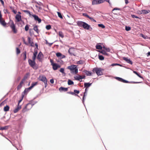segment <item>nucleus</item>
I'll list each match as a JSON object with an SVG mask.
<instances>
[{
    "mask_svg": "<svg viewBox=\"0 0 150 150\" xmlns=\"http://www.w3.org/2000/svg\"><path fill=\"white\" fill-rule=\"evenodd\" d=\"M67 69L70 70L72 73L76 74L78 73V69L75 65H72L67 67Z\"/></svg>",
    "mask_w": 150,
    "mask_h": 150,
    "instance_id": "obj_1",
    "label": "nucleus"
},
{
    "mask_svg": "<svg viewBox=\"0 0 150 150\" xmlns=\"http://www.w3.org/2000/svg\"><path fill=\"white\" fill-rule=\"evenodd\" d=\"M10 26L11 29L12 31L14 34H16L18 32V30L16 28V25L14 24L13 21H10Z\"/></svg>",
    "mask_w": 150,
    "mask_h": 150,
    "instance_id": "obj_2",
    "label": "nucleus"
},
{
    "mask_svg": "<svg viewBox=\"0 0 150 150\" xmlns=\"http://www.w3.org/2000/svg\"><path fill=\"white\" fill-rule=\"evenodd\" d=\"M28 62L29 65L34 69H37L38 67L36 65L35 60H32L29 59L28 60Z\"/></svg>",
    "mask_w": 150,
    "mask_h": 150,
    "instance_id": "obj_3",
    "label": "nucleus"
},
{
    "mask_svg": "<svg viewBox=\"0 0 150 150\" xmlns=\"http://www.w3.org/2000/svg\"><path fill=\"white\" fill-rule=\"evenodd\" d=\"M102 70H103L100 68H94L92 71L93 72H95L98 76H100L103 74Z\"/></svg>",
    "mask_w": 150,
    "mask_h": 150,
    "instance_id": "obj_4",
    "label": "nucleus"
},
{
    "mask_svg": "<svg viewBox=\"0 0 150 150\" xmlns=\"http://www.w3.org/2000/svg\"><path fill=\"white\" fill-rule=\"evenodd\" d=\"M33 105V104L30 103H28L26 105L24 108L22 110L23 112H24L29 110L32 108Z\"/></svg>",
    "mask_w": 150,
    "mask_h": 150,
    "instance_id": "obj_5",
    "label": "nucleus"
},
{
    "mask_svg": "<svg viewBox=\"0 0 150 150\" xmlns=\"http://www.w3.org/2000/svg\"><path fill=\"white\" fill-rule=\"evenodd\" d=\"M24 11L25 12L27 13L30 15H32L36 21H38V23H41V19L39 18L37 16L35 15H31L30 14V12L28 10H25Z\"/></svg>",
    "mask_w": 150,
    "mask_h": 150,
    "instance_id": "obj_6",
    "label": "nucleus"
},
{
    "mask_svg": "<svg viewBox=\"0 0 150 150\" xmlns=\"http://www.w3.org/2000/svg\"><path fill=\"white\" fill-rule=\"evenodd\" d=\"M15 22H18L21 21L23 22V23H24L23 21L22 20V16L21 15L17 14L15 16Z\"/></svg>",
    "mask_w": 150,
    "mask_h": 150,
    "instance_id": "obj_7",
    "label": "nucleus"
},
{
    "mask_svg": "<svg viewBox=\"0 0 150 150\" xmlns=\"http://www.w3.org/2000/svg\"><path fill=\"white\" fill-rule=\"evenodd\" d=\"M104 1V0H93L92 1V4L93 5L103 3Z\"/></svg>",
    "mask_w": 150,
    "mask_h": 150,
    "instance_id": "obj_8",
    "label": "nucleus"
},
{
    "mask_svg": "<svg viewBox=\"0 0 150 150\" xmlns=\"http://www.w3.org/2000/svg\"><path fill=\"white\" fill-rule=\"evenodd\" d=\"M0 23L3 26H5L6 24L5 21L2 18V15L1 13V11H0Z\"/></svg>",
    "mask_w": 150,
    "mask_h": 150,
    "instance_id": "obj_9",
    "label": "nucleus"
},
{
    "mask_svg": "<svg viewBox=\"0 0 150 150\" xmlns=\"http://www.w3.org/2000/svg\"><path fill=\"white\" fill-rule=\"evenodd\" d=\"M75 49L74 48H69V50L68 52L71 55H74L75 56Z\"/></svg>",
    "mask_w": 150,
    "mask_h": 150,
    "instance_id": "obj_10",
    "label": "nucleus"
},
{
    "mask_svg": "<svg viewBox=\"0 0 150 150\" xmlns=\"http://www.w3.org/2000/svg\"><path fill=\"white\" fill-rule=\"evenodd\" d=\"M39 80L40 81H42L43 82L47 81V80L45 76L44 75H41L39 76Z\"/></svg>",
    "mask_w": 150,
    "mask_h": 150,
    "instance_id": "obj_11",
    "label": "nucleus"
},
{
    "mask_svg": "<svg viewBox=\"0 0 150 150\" xmlns=\"http://www.w3.org/2000/svg\"><path fill=\"white\" fill-rule=\"evenodd\" d=\"M43 57V55L42 52H40L37 57V59L39 61H41Z\"/></svg>",
    "mask_w": 150,
    "mask_h": 150,
    "instance_id": "obj_12",
    "label": "nucleus"
},
{
    "mask_svg": "<svg viewBox=\"0 0 150 150\" xmlns=\"http://www.w3.org/2000/svg\"><path fill=\"white\" fill-rule=\"evenodd\" d=\"M82 27L84 29L87 30H89L90 28H91V29H92V28L91 27L90 25L85 22H84V25Z\"/></svg>",
    "mask_w": 150,
    "mask_h": 150,
    "instance_id": "obj_13",
    "label": "nucleus"
},
{
    "mask_svg": "<svg viewBox=\"0 0 150 150\" xmlns=\"http://www.w3.org/2000/svg\"><path fill=\"white\" fill-rule=\"evenodd\" d=\"M52 68L54 70H57L58 68L60 67L61 66L60 65L57 64L56 63L53 64L52 65Z\"/></svg>",
    "mask_w": 150,
    "mask_h": 150,
    "instance_id": "obj_14",
    "label": "nucleus"
},
{
    "mask_svg": "<svg viewBox=\"0 0 150 150\" xmlns=\"http://www.w3.org/2000/svg\"><path fill=\"white\" fill-rule=\"evenodd\" d=\"M21 108V106L19 105H18L17 107L13 110L14 113L17 112Z\"/></svg>",
    "mask_w": 150,
    "mask_h": 150,
    "instance_id": "obj_15",
    "label": "nucleus"
},
{
    "mask_svg": "<svg viewBox=\"0 0 150 150\" xmlns=\"http://www.w3.org/2000/svg\"><path fill=\"white\" fill-rule=\"evenodd\" d=\"M24 82L22 80L20 82L19 84L18 85L17 87V89L18 90H19L21 89L22 88L23 85V84Z\"/></svg>",
    "mask_w": 150,
    "mask_h": 150,
    "instance_id": "obj_16",
    "label": "nucleus"
},
{
    "mask_svg": "<svg viewBox=\"0 0 150 150\" xmlns=\"http://www.w3.org/2000/svg\"><path fill=\"white\" fill-rule=\"evenodd\" d=\"M84 22L82 21H79L77 22V25L80 27H83Z\"/></svg>",
    "mask_w": 150,
    "mask_h": 150,
    "instance_id": "obj_17",
    "label": "nucleus"
},
{
    "mask_svg": "<svg viewBox=\"0 0 150 150\" xmlns=\"http://www.w3.org/2000/svg\"><path fill=\"white\" fill-rule=\"evenodd\" d=\"M56 56L58 57H60L61 58H63L65 57V56L64 55H63L60 52H58L56 54Z\"/></svg>",
    "mask_w": 150,
    "mask_h": 150,
    "instance_id": "obj_18",
    "label": "nucleus"
},
{
    "mask_svg": "<svg viewBox=\"0 0 150 150\" xmlns=\"http://www.w3.org/2000/svg\"><path fill=\"white\" fill-rule=\"evenodd\" d=\"M38 51L36 50H34V52L33 53V56L32 57V59L34 60H35L36 57V56L37 54Z\"/></svg>",
    "mask_w": 150,
    "mask_h": 150,
    "instance_id": "obj_19",
    "label": "nucleus"
},
{
    "mask_svg": "<svg viewBox=\"0 0 150 150\" xmlns=\"http://www.w3.org/2000/svg\"><path fill=\"white\" fill-rule=\"evenodd\" d=\"M68 88H65L62 87H61L59 88V90L60 91H68Z\"/></svg>",
    "mask_w": 150,
    "mask_h": 150,
    "instance_id": "obj_20",
    "label": "nucleus"
},
{
    "mask_svg": "<svg viewBox=\"0 0 150 150\" xmlns=\"http://www.w3.org/2000/svg\"><path fill=\"white\" fill-rule=\"evenodd\" d=\"M150 12V11L149 10H142L141 11V13L146 14Z\"/></svg>",
    "mask_w": 150,
    "mask_h": 150,
    "instance_id": "obj_21",
    "label": "nucleus"
},
{
    "mask_svg": "<svg viewBox=\"0 0 150 150\" xmlns=\"http://www.w3.org/2000/svg\"><path fill=\"white\" fill-rule=\"evenodd\" d=\"M92 83H84V86L85 88H87L89 87L91 85Z\"/></svg>",
    "mask_w": 150,
    "mask_h": 150,
    "instance_id": "obj_22",
    "label": "nucleus"
},
{
    "mask_svg": "<svg viewBox=\"0 0 150 150\" xmlns=\"http://www.w3.org/2000/svg\"><path fill=\"white\" fill-rule=\"evenodd\" d=\"M123 59L124 60H125L128 63H129L130 64H131V61L130 59H129L127 58L124 57L123 58Z\"/></svg>",
    "mask_w": 150,
    "mask_h": 150,
    "instance_id": "obj_23",
    "label": "nucleus"
},
{
    "mask_svg": "<svg viewBox=\"0 0 150 150\" xmlns=\"http://www.w3.org/2000/svg\"><path fill=\"white\" fill-rule=\"evenodd\" d=\"M29 75V73H27L24 76V77L23 79H22V81L23 82H24L28 78V76Z\"/></svg>",
    "mask_w": 150,
    "mask_h": 150,
    "instance_id": "obj_24",
    "label": "nucleus"
},
{
    "mask_svg": "<svg viewBox=\"0 0 150 150\" xmlns=\"http://www.w3.org/2000/svg\"><path fill=\"white\" fill-rule=\"evenodd\" d=\"M99 52L104 55H106L108 56L109 55V54L106 53V51L104 50H102L101 51H99Z\"/></svg>",
    "mask_w": 150,
    "mask_h": 150,
    "instance_id": "obj_25",
    "label": "nucleus"
},
{
    "mask_svg": "<svg viewBox=\"0 0 150 150\" xmlns=\"http://www.w3.org/2000/svg\"><path fill=\"white\" fill-rule=\"evenodd\" d=\"M9 107L8 105H6L5 106L4 108V111L5 112H7L9 111Z\"/></svg>",
    "mask_w": 150,
    "mask_h": 150,
    "instance_id": "obj_26",
    "label": "nucleus"
},
{
    "mask_svg": "<svg viewBox=\"0 0 150 150\" xmlns=\"http://www.w3.org/2000/svg\"><path fill=\"white\" fill-rule=\"evenodd\" d=\"M33 30L35 31L37 33H38L39 31L38 30V27L37 25H35L34 27Z\"/></svg>",
    "mask_w": 150,
    "mask_h": 150,
    "instance_id": "obj_27",
    "label": "nucleus"
},
{
    "mask_svg": "<svg viewBox=\"0 0 150 150\" xmlns=\"http://www.w3.org/2000/svg\"><path fill=\"white\" fill-rule=\"evenodd\" d=\"M38 84V82H37L34 83H33L31 84V85L30 86V88L31 89L33 88L35 86L37 85Z\"/></svg>",
    "mask_w": 150,
    "mask_h": 150,
    "instance_id": "obj_28",
    "label": "nucleus"
},
{
    "mask_svg": "<svg viewBox=\"0 0 150 150\" xmlns=\"http://www.w3.org/2000/svg\"><path fill=\"white\" fill-rule=\"evenodd\" d=\"M31 89L30 88V87L28 88H25L24 91V93L25 94L27 93Z\"/></svg>",
    "mask_w": 150,
    "mask_h": 150,
    "instance_id": "obj_29",
    "label": "nucleus"
},
{
    "mask_svg": "<svg viewBox=\"0 0 150 150\" xmlns=\"http://www.w3.org/2000/svg\"><path fill=\"white\" fill-rule=\"evenodd\" d=\"M58 35L62 38H63L64 37V34L62 31H59L58 33Z\"/></svg>",
    "mask_w": 150,
    "mask_h": 150,
    "instance_id": "obj_30",
    "label": "nucleus"
},
{
    "mask_svg": "<svg viewBox=\"0 0 150 150\" xmlns=\"http://www.w3.org/2000/svg\"><path fill=\"white\" fill-rule=\"evenodd\" d=\"M74 79H75L76 80H79L80 79H82L81 78V76H77L74 77Z\"/></svg>",
    "mask_w": 150,
    "mask_h": 150,
    "instance_id": "obj_31",
    "label": "nucleus"
},
{
    "mask_svg": "<svg viewBox=\"0 0 150 150\" xmlns=\"http://www.w3.org/2000/svg\"><path fill=\"white\" fill-rule=\"evenodd\" d=\"M133 72L134 74H136L137 76H138L140 78H143L140 75V74L139 73H138L137 72L133 71Z\"/></svg>",
    "mask_w": 150,
    "mask_h": 150,
    "instance_id": "obj_32",
    "label": "nucleus"
},
{
    "mask_svg": "<svg viewBox=\"0 0 150 150\" xmlns=\"http://www.w3.org/2000/svg\"><path fill=\"white\" fill-rule=\"evenodd\" d=\"M74 82L71 80L69 79L68 81V84L69 85H71L73 84Z\"/></svg>",
    "mask_w": 150,
    "mask_h": 150,
    "instance_id": "obj_33",
    "label": "nucleus"
},
{
    "mask_svg": "<svg viewBox=\"0 0 150 150\" xmlns=\"http://www.w3.org/2000/svg\"><path fill=\"white\" fill-rule=\"evenodd\" d=\"M23 56L24 57V59L25 60L26 58V52L24 51L23 53Z\"/></svg>",
    "mask_w": 150,
    "mask_h": 150,
    "instance_id": "obj_34",
    "label": "nucleus"
},
{
    "mask_svg": "<svg viewBox=\"0 0 150 150\" xmlns=\"http://www.w3.org/2000/svg\"><path fill=\"white\" fill-rule=\"evenodd\" d=\"M85 74L87 76H91L92 75L91 72L88 71H86L85 72Z\"/></svg>",
    "mask_w": 150,
    "mask_h": 150,
    "instance_id": "obj_35",
    "label": "nucleus"
},
{
    "mask_svg": "<svg viewBox=\"0 0 150 150\" xmlns=\"http://www.w3.org/2000/svg\"><path fill=\"white\" fill-rule=\"evenodd\" d=\"M96 48L97 49L101 50L102 48V47L100 45H97L96 46Z\"/></svg>",
    "mask_w": 150,
    "mask_h": 150,
    "instance_id": "obj_36",
    "label": "nucleus"
},
{
    "mask_svg": "<svg viewBox=\"0 0 150 150\" xmlns=\"http://www.w3.org/2000/svg\"><path fill=\"white\" fill-rule=\"evenodd\" d=\"M140 36H141V37H142L143 38H145V39H146H146L148 38V37L147 36L144 35H143L142 34H140Z\"/></svg>",
    "mask_w": 150,
    "mask_h": 150,
    "instance_id": "obj_37",
    "label": "nucleus"
},
{
    "mask_svg": "<svg viewBox=\"0 0 150 150\" xmlns=\"http://www.w3.org/2000/svg\"><path fill=\"white\" fill-rule=\"evenodd\" d=\"M16 52L17 54H18L21 52V51L20 49L18 47L16 48Z\"/></svg>",
    "mask_w": 150,
    "mask_h": 150,
    "instance_id": "obj_38",
    "label": "nucleus"
},
{
    "mask_svg": "<svg viewBox=\"0 0 150 150\" xmlns=\"http://www.w3.org/2000/svg\"><path fill=\"white\" fill-rule=\"evenodd\" d=\"M58 16L61 18H63V17L61 13L59 12H57Z\"/></svg>",
    "mask_w": 150,
    "mask_h": 150,
    "instance_id": "obj_39",
    "label": "nucleus"
},
{
    "mask_svg": "<svg viewBox=\"0 0 150 150\" xmlns=\"http://www.w3.org/2000/svg\"><path fill=\"white\" fill-rule=\"evenodd\" d=\"M99 59L100 60H102L104 59V57L102 55H99Z\"/></svg>",
    "mask_w": 150,
    "mask_h": 150,
    "instance_id": "obj_40",
    "label": "nucleus"
},
{
    "mask_svg": "<svg viewBox=\"0 0 150 150\" xmlns=\"http://www.w3.org/2000/svg\"><path fill=\"white\" fill-rule=\"evenodd\" d=\"M98 26L99 27H101L103 28H105V26L103 24H98Z\"/></svg>",
    "mask_w": 150,
    "mask_h": 150,
    "instance_id": "obj_41",
    "label": "nucleus"
},
{
    "mask_svg": "<svg viewBox=\"0 0 150 150\" xmlns=\"http://www.w3.org/2000/svg\"><path fill=\"white\" fill-rule=\"evenodd\" d=\"M45 43L47 45H48L50 46H51L52 45V44L53 43H49L47 41V40H45Z\"/></svg>",
    "mask_w": 150,
    "mask_h": 150,
    "instance_id": "obj_42",
    "label": "nucleus"
},
{
    "mask_svg": "<svg viewBox=\"0 0 150 150\" xmlns=\"http://www.w3.org/2000/svg\"><path fill=\"white\" fill-rule=\"evenodd\" d=\"M103 48L107 52H110V50L109 48H106L105 47H103Z\"/></svg>",
    "mask_w": 150,
    "mask_h": 150,
    "instance_id": "obj_43",
    "label": "nucleus"
},
{
    "mask_svg": "<svg viewBox=\"0 0 150 150\" xmlns=\"http://www.w3.org/2000/svg\"><path fill=\"white\" fill-rule=\"evenodd\" d=\"M29 28V26L28 25H27L25 27V29L26 31L28 30Z\"/></svg>",
    "mask_w": 150,
    "mask_h": 150,
    "instance_id": "obj_44",
    "label": "nucleus"
},
{
    "mask_svg": "<svg viewBox=\"0 0 150 150\" xmlns=\"http://www.w3.org/2000/svg\"><path fill=\"white\" fill-rule=\"evenodd\" d=\"M131 27L129 26H125V30L128 31L130 30H131Z\"/></svg>",
    "mask_w": 150,
    "mask_h": 150,
    "instance_id": "obj_45",
    "label": "nucleus"
},
{
    "mask_svg": "<svg viewBox=\"0 0 150 150\" xmlns=\"http://www.w3.org/2000/svg\"><path fill=\"white\" fill-rule=\"evenodd\" d=\"M51 28V26L50 25H47L46 27V29L47 30L50 29Z\"/></svg>",
    "mask_w": 150,
    "mask_h": 150,
    "instance_id": "obj_46",
    "label": "nucleus"
},
{
    "mask_svg": "<svg viewBox=\"0 0 150 150\" xmlns=\"http://www.w3.org/2000/svg\"><path fill=\"white\" fill-rule=\"evenodd\" d=\"M67 93L71 94L72 95H75V96H78V95H77L74 92H67Z\"/></svg>",
    "mask_w": 150,
    "mask_h": 150,
    "instance_id": "obj_47",
    "label": "nucleus"
},
{
    "mask_svg": "<svg viewBox=\"0 0 150 150\" xmlns=\"http://www.w3.org/2000/svg\"><path fill=\"white\" fill-rule=\"evenodd\" d=\"M35 45L36 47L34 49V50H36L38 51V44L37 43H36L35 44Z\"/></svg>",
    "mask_w": 150,
    "mask_h": 150,
    "instance_id": "obj_48",
    "label": "nucleus"
},
{
    "mask_svg": "<svg viewBox=\"0 0 150 150\" xmlns=\"http://www.w3.org/2000/svg\"><path fill=\"white\" fill-rule=\"evenodd\" d=\"M116 79L118 81H120L121 82H122V81L123 80V79L122 78L118 77H116Z\"/></svg>",
    "mask_w": 150,
    "mask_h": 150,
    "instance_id": "obj_49",
    "label": "nucleus"
},
{
    "mask_svg": "<svg viewBox=\"0 0 150 150\" xmlns=\"http://www.w3.org/2000/svg\"><path fill=\"white\" fill-rule=\"evenodd\" d=\"M83 15L85 17H86L88 18H90V16H88V15H87L86 13H83Z\"/></svg>",
    "mask_w": 150,
    "mask_h": 150,
    "instance_id": "obj_50",
    "label": "nucleus"
},
{
    "mask_svg": "<svg viewBox=\"0 0 150 150\" xmlns=\"http://www.w3.org/2000/svg\"><path fill=\"white\" fill-rule=\"evenodd\" d=\"M59 71L62 73L64 74V69L63 68H61L59 70Z\"/></svg>",
    "mask_w": 150,
    "mask_h": 150,
    "instance_id": "obj_51",
    "label": "nucleus"
},
{
    "mask_svg": "<svg viewBox=\"0 0 150 150\" xmlns=\"http://www.w3.org/2000/svg\"><path fill=\"white\" fill-rule=\"evenodd\" d=\"M31 38L30 37H28V42L29 44L31 43L32 41H31Z\"/></svg>",
    "mask_w": 150,
    "mask_h": 150,
    "instance_id": "obj_52",
    "label": "nucleus"
},
{
    "mask_svg": "<svg viewBox=\"0 0 150 150\" xmlns=\"http://www.w3.org/2000/svg\"><path fill=\"white\" fill-rule=\"evenodd\" d=\"M89 18L91 20V21H93V22H96V21L93 18H92V17H90V18Z\"/></svg>",
    "mask_w": 150,
    "mask_h": 150,
    "instance_id": "obj_53",
    "label": "nucleus"
},
{
    "mask_svg": "<svg viewBox=\"0 0 150 150\" xmlns=\"http://www.w3.org/2000/svg\"><path fill=\"white\" fill-rule=\"evenodd\" d=\"M74 92L75 93H76L77 94H79V91L78 90H74Z\"/></svg>",
    "mask_w": 150,
    "mask_h": 150,
    "instance_id": "obj_54",
    "label": "nucleus"
},
{
    "mask_svg": "<svg viewBox=\"0 0 150 150\" xmlns=\"http://www.w3.org/2000/svg\"><path fill=\"white\" fill-rule=\"evenodd\" d=\"M6 129H7V128H6V127H1L0 128V130H3Z\"/></svg>",
    "mask_w": 150,
    "mask_h": 150,
    "instance_id": "obj_55",
    "label": "nucleus"
},
{
    "mask_svg": "<svg viewBox=\"0 0 150 150\" xmlns=\"http://www.w3.org/2000/svg\"><path fill=\"white\" fill-rule=\"evenodd\" d=\"M50 62L51 63V65L52 66L53 64H54V63H53V61L52 59H50Z\"/></svg>",
    "mask_w": 150,
    "mask_h": 150,
    "instance_id": "obj_56",
    "label": "nucleus"
},
{
    "mask_svg": "<svg viewBox=\"0 0 150 150\" xmlns=\"http://www.w3.org/2000/svg\"><path fill=\"white\" fill-rule=\"evenodd\" d=\"M32 31H33V30L32 29H29V33L30 34V35H32Z\"/></svg>",
    "mask_w": 150,
    "mask_h": 150,
    "instance_id": "obj_57",
    "label": "nucleus"
},
{
    "mask_svg": "<svg viewBox=\"0 0 150 150\" xmlns=\"http://www.w3.org/2000/svg\"><path fill=\"white\" fill-rule=\"evenodd\" d=\"M47 81H45V82H44V84H45V88H46V87L47 86Z\"/></svg>",
    "mask_w": 150,
    "mask_h": 150,
    "instance_id": "obj_58",
    "label": "nucleus"
},
{
    "mask_svg": "<svg viewBox=\"0 0 150 150\" xmlns=\"http://www.w3.org/2000/svg\"><path fill=\"white\" fill-rule=\"evenodd\" d=\"M120 65V64H116V63H115V64H111V66L113 67L114 66H116V65Z\"/></svg>",
    "mask_w": 150,
    "mask_h": 150,
    "instance_id": "obj_59",
    "label": "nucleus"
},
{
    "mask_svg": "<svg viewBox=\"0 0 150 150\" xmlns=\"http://www.w3.org/2000/svg\"><path fill=\"white\" fill-rule=\"evenodd\" d=\"M122 82L124 83H128V81H127L123 79V80Z\"/></svg>",
    "mask_w": 150,
    "mask_h": 150,
    "instance_id": "obj_60",
    "label": "nucleus"
},
{
    "mask_svg": "<svg viewBox=\"0 0 150 150\" xmlns=\"http://www.w3.org/2000/svg\"><path fill=\"white\" fill-rule=\"evenodd\" d=\"M12 11L15 14H16L17 13V11H15L14 9H13L12 10Z\"/></svg>",
    "mask_w": 150,
    "mask_h": 150,
    "instance_id": "obj_61",
    "label": "nucleus"
},
{
    "mask_svg": "<svg viewBox=\"0 0 150 150\" xmlns=\"http://www.w3.org/2000/svg\"><path fill=\"white\" fill-rule=\"evenodd\" d=\"M30 44L31 46L32 47H34V44L33 42H32Z\"/></svg>",
    "mask_w": 150,
    "mask_h": 150,
    "instance_id": "obj_62",
    "label": "nucleus"
},
{
    "mask_svg": "<svg viewBox=\"0 0 150 150\" xmlns=\"http://www.w3.org/2000/svg\"><path fill=\"white\" fill-rule=\"evenodd\" d=\"M23 42H24V43L26 45H28V44H27V42H25V39H24V38H23Z\"/></svg>",
    "mask_w": 150,
    "mask_h": 150,
    "instance_id": "obj_63",
    "label": "nucleus"
},
{
    "mask_svg": "<svg viewBox=\"0 0 150 150\" xmlns=\"http://www.w3.org/2000/svg\"><path fill=\"white\" fill-rule=\"evenodd\" d=\"M132 17L134 18H139L137 16H135L133 15H132Z\"/></svg>",
    "mask_w": 150,
    "mask_h": 150,
    "instance_id": "obj_64",
    "label": "nucleus"
}]
</instances>
